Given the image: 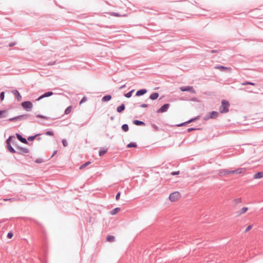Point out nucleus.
I'll return each instance as SVG.
<instances>
[{"label": "nucleus", "instance_id": "0e129e2a", "mask_svg": "<svg viewBox=\"0 0 263 263\" xmlns=\"http://www.w3.org/2000/svg\"><path fill=\"white\" fill-rule=\"evenodd\" d=\"M57 153V151H54L53 152V154L51 156V157H52L55 154Z\"/></svg>", "mask_w": 263, "mask_h": 263}, {"label": "nucleus", "instance_id": "a19ab883", "mask_svg": "<svg viewBox=\"0 0 263 263\" xmlns=\"http://www.w3.org/2000/svg\"><path fill=\"white\" fill-rule=\"evenodd\" d=\"M45 134L47 136H52L54 135V133L51 130H48L45 133Z\"/></svg>", "mask_w": 263, "mask_h": 263}, {"label": "nucleus", "instance_id": "8fccbe9b", "mask_svg": "<svg viewBox=\"0 0 263 263\" xmlns=\"http://www.w3.org/2000/svg\"><path fill=\"white\" fill-rule=\"evenodd\" d=\"M186 124H189V123H187V121L183 122V123H180V124H178L176 125V126L177 127H180V126H182L183 125H185Z\"/></svg>", "mask_w": 263, "mask_h": 263}, {"label": "nucleus", "instance_id": "680f3d73", "mask_svg": "<svg viewBox=\"0 0 263 263\" xmlns=\"http://www.w3.org/2000/svg\"><path fill=\"white\" fill-rule=\"evenodd\" d=\"M218 52L217 50H212L211 51V53H216V52Z\"/></svg>", "mask_w": 263, "mask_h": 263}, {"label": "nucleus", "instance_id": "58836bf2", "mask_svg": "<svg viewBox=\"0 0 263 263\" xmlns=\"http://www.w3.org/2000/svg\"><path fill=\"white\" fill-rule=\"evenodd\" d=\"M235 204H238L242 202V199L241 198H236L233 200Z\"/></svg>", "mask_w": 263, "mask_h": 263}, {"label": "nucleus", "instance_id": "20e7f679", "mask_svg": "<svg viewBox=\"0 0 263 263\" xmlns=\"http://www.w3.org/2000/svg\"><path fill=\"white\" fill-rule=\"evenodd\" d=\"M29 117L28 115H22L17 116H15L12 118H10L8 119V121L10 122H15L17 121H22L26 119H28V117Z\"/></svg>", "mask_w": 263, "mask_h": 263}, {"label": "nucleus", "instance_id": "c85d7f7f", "mask_svg": "<svg viewBox=\"0 0 263 263\" xmlns=\"http://www.w3.org/2000/svg\"><path fill=\"white\" fill-rule=\"evenodd\" d=\"M243 86H245V85H252V86H255L256 85V84L253 83V82H250V81H245L242 83H241V84Z\"/></svg>", "mask_w": 263, "mask_h": 263}, {"label": "nucleus", "instance_id": "79ce46f5", "mask_svg": "<svg viewBox=\"0 0 263 263\" xmlns=\"http://www.w3.org/2000/svg\"><path fill=\"white\" fill-rule=\"evenodd\" d=\"M152 126L153 127V128H154L155 131L158 132V131L160 130L159 128L156 124H152Z\"/></svg>", "mask_w": 263, "mask_h": 263}, {"label": "nucleus", "instance_id": "2f4dec72", "mask_svg": "<svg viewBox=\"0 0 263 263\" xmlns=\"http://www.w3.org/2000/svg\"><path fill=\"white\" fill-rule=\"evenodd\" d=\"M200 117L199 116H198L195 118H191L190 120H189L188 121H187V122L189 123H190L191 122H195L196 120H199L200 119Z\"/></svg>", "mask_w": 263, "mask_h": 263}, {"label": "nucleus", "instance_id": "c03bdc74", "mask_svg": "<svg viewBox=\"0 0 263 263\" xmlns=\"http://www.w3.org/2000/svg\"><path fill=\"white\" fill-rule=\"evenodd\" d=\"M200 129V128H193V127H191V128H189L187 129V132H191L192 131H194V130H199Z\"/></svg>", "mask_w": 263, "mask_h": 263}, {"label": "nucleus", "instance_id": "aec40b11", "mask_svg": "<svg viewBox=\"0 0 263 263\" xmlns=\"http://www.w3.org/2000/svg\"><path fill=\"white\" fill-rule=\"evenodd\" d=\"M6 146H7V149L8 151L11 153H12V154H14V153H16V151L14 149V148L12 146V145H11V144H6Z\"/></svg>", "mask_w": 263, "mask_h": 263}, {"label": "nucleus", "instance_id": "ea45409f", "mask_svg": "<svg viewBox=\"0 0 263 263\" xmlns=\"http://www.w3.org/2000/svg\"><path fill=\"white\" fill-rule=\"evenodd\" d=\"M4 98H5V92L4 91H2L1 93H0V100H1V101H3L4 99Z\"/></svg>", "mask_w": 263, "mask_h": 263}, {"label": "nucleus", "instance_id": "5fc2aeb1", "mask_svg": "<svg viewBox=\"0 0 263 263\" xmlns=\"http://www.w3.org/2000/svg\"><path fill=\"white\" fill-rule=\"evenodd\" d=\"M16 45V42H12V43H10L9 44V46L10 47H13L14 46V45Z\"/></svg>", "mask_w": 263, "mask_h": 263}, {"label": "nucleus", "instance_id": "0eeeda50", "mask_svg": "<svg viewBox=\"0 0 263 263\" xmlns=\"http://www.w3.org/2000/svg\"><path fill=\"white\" fill-rule=\"evenodd\" d=\"M170 106V104L168 103H165L163 104L159 109H158L156 112L157 113H163L167 111L168 109Z\"/></svg>", "mask_w": 263, "mask_h": 263}, {"label": "nucleus", "instance_id": "6e6552de", "mask_svg": "<svg viewBox=\"0 0 263 263\" xmlns=\"http://www.w3.org/2000/svg\"><path fill=\"white\" fill-rule=\"evenodd\" d=\"M180 90L182 91H189L192 93H196V91L194 90L192 86H182L180 87Z\"/></svg>", "mask_w": 263, "mask_h": 263}, {"label": "nucleus", "instance_id": "e2e57ef3", "mask_svg": "<svg viewBox=\"0 0 263 263\" xmlns=\"http://www.w3.org/2000/svg\"><path fill=\"white\" fill-rule=\"evenodd\" d=\"M125 86H126L125 84H124V85H122L121 86H120V87L119 89H123V88H125Z\"/></svg>", "mask_w": 263, "mask_h": 263}, {"label": "nucleus", "instance_id": "4c0bfd02", "mask_svg": "<svg viewBox=\"0 0 263 263\" xmlns=\"http://www.w3.org/2000/svg\"><path fill=\"white\" fill-rule=\"evenodd\" d=\"M53 94V93L52 91H47L43 93L44 97H45V98L50 97L52 96Z\"/></svg>", "mask_w": 263, "mask_h": 263}, {"label": "nucleus", "instance_id": "1a4fd4ad", "mask_svg": "<svg viewBox=\"0 0 263 263\" xmlns=\"http://www.w3.org/2000/svg\"><path fill=\"white\" fill-rule=\"evenodd\" d=\"M217 172L218 175L220 177L230 174V171L226 169L219 170Z\"/></svg>", "mask_w": 263, "mask_h": 263}, {"label": "nucleus", "instance_id": "9d476101", "mask_svg": "<svg viewBox=\"0 0 263 263\" xmlns=\"http://www.w3.org/2000/svg\"><path fill=\"white\" fill-rule=\"evenodd\" d=\"M246 170V168H238L235 170L230 171V174H240L243 173Z\"/></svg>", "mask_w": 263, "mask_h": 263}, {"label": "nucleus", "instance_id": "603ef678", "mask_svg": "<svg viewBox=\"0 0 263 263\" xmlns=\"http://www.w3.org/2000/svg\"><path fill=\"white\" fill-rule=\"evenodd\" d=\"M180 173L179 171H174L172 172L171 174L173 176H176L179 175Z\"/></svg>", "mask_w": 263, "mask_h": 263}, {"label": "nucleus", "instance_id": "6e6d98bb", "mask_svg": "<svg viewBox=\"0 0 263 263\" xmlns=\"http://www.w3.org/2000/svg\"><path fill=\"white\" fill-rule=\"evenodd\" d=\"M241 90H245V91H247L249 92H253V91L252 90H251L249 89V88H243V89H241Z\"/></svg>", "mask_w": 263, "mask_h": 263}, {"label": "nucleus", "instance_id": "7c9ffc66", "mask_svg": "<svg viewBox=\"0 0 263 263\" xmlns=\"http://www.w3.org/2000/svg\"><path fill=\"white\" fill-rule=\"evenodd\" d=\"M36 117L37 118L43 119H45V120H48L50 119V117H47V116H44V115H39V114L36 115Z\"/></svg>", "mask_w": 263, "mask_h": 263}, {"label": "nucleus", "instance_id": "774afa93", "mask_svg": "<svg viewBox=\"0 0 263 263\" xmlns=\"http://www.w3.org/2000/svg\"><path fill=\"white\" fill-rule=\"evenodd\" d=\"M35 221V222L36 223L39 224V223H38L37 222H36V221Z\"/></svg>", "mask_w": 263, "mask_h": 263}, {"label": "nucleus", "instance_id": "a211bd4d", "mask_svg": "<svg viewBox=\"0 0 263 263\" xmlns=\"http://www.w3.org/2000/svg\"><path fill=\"white\" fill-rule=\"evenodd\" d=\"M125 109V106L124 103H122L121 105L119 106L117 108V111L119 113H121Z\"/></svg>", "mask_w": 263, "mask_h": 263}, {"label": "nucleus", "instance_id": "a18cd8bd", "mask_svg": "<svg viewBox=\"0 0 263 263\" xmlns=\"http://www.w3.org/2000/svg\"><path fill=\"white\" fill-rule=\"evenodd\" d=\"M252 227H253V225H252V224L248 226V227L245 230V233L248 232L252 228Z\"/></svg>", "mask_w": 263, "mask_h": 263}, {"label": "nucleus", "instance_id": "cd10ccee", "mask_svg": "<svg viewBox=\"0 0 263 263\" xmlns=\"http://www.w3.org/2000/svg\"><path fill=\"white\" fill-rule=\"evenodd\" d=\"M115 237L112 235H108L106 237V240L109 242H113L115 241Z\"/></svg>", "mask_w": 263, "mask_h": 263}, {"label": "nucleus", "instance_id": "f3484780", "mask_svg": "<svg viewBox=\"0 0 263 263\" xmlns=\"http://www.w3.org/2000/svg\"><path fill=\"white\" fill-rule=\"evenodd\" d=\"M8 116V111L7 110H0V119L6 118Z\"/></svg>", "mask_w": 263, "mask_h": 263}, {"label": "nucleus", "instance_id": "09e8293b", "mask_svg": "<svg viewBox=\"0 0 263 263\" xmlns=\"http://www.w3.org/2000/svg\"><path fill=\"white\" fill-rule=\"evenodd\" d=\"M110 14L112 15V16H117V17H119V16H120L121 15L118 13H116V12H111L110 13Z\"/></svg>", "mask_w": 263, "mask_h": 263}, {"label": "nucleus", "instance_id": "c9c22d12", "mask_svg": "<svg viewBox=\"0 0 263 263\" xmlns=\"http://www.w3.org/2000/svg\"><path fill=\"white\" fill-rule=\"evenodd\" d=\"M14 138V137L13 136H10L8 137V138L6 140V144H11V142H12V139Z\"/></svg>", "mask_w": 263, "mask_h": 263}, {"label": "nucleus", "instance_id": "4d7b16f0", "mask_svg": "<svg viewBox=\"0 0 263 263\" xmlns=\"http://www.w3.org/2000/svg\"><path fill=\"white\" fill-rule=\"evenodd\" d=\"M147 106H148V105L146 104H142L140 105V107L142 108H145V107H147Z\"/></svg>", "mask_w": 263, "mask_h": 263}, {"label": "nucleus", "instance_id": "052dcab7", "mask_svg": "<svg viewBox=\"0 0 263 263\" xmlns=\"http://www.w3.org/2000/svg\"><path fill=\"white\" fill-rule=\"evenodd\" d=\"M12 144H13L15 147V145H18L17 144V142H16V141H15V140H13V141H12Z\"/></svg>", "mask_w": 263, "mask_h": 263}, {"label": "nucleus", "instance_id": "9b49d317", "mask_svg": "<svg viewBox=\"0 0 263 263\" xmlns=\"http://www.w3.org/2000/svg\"><path fill=\"white\" fill-rule=\"evenodd\" d=\"M16 136L17 139L23 143L26 144H29V142L26 140V138L23 137L22 135H21L20 134L16 133Z\"/></svg>", "mask_w": 263, "mask_h": 263}, {"label": "nucleus", "instance_id": "6ab92c4d", "mask_svg": "<svg viewBox=\"0 0 263 263\" xmlns=\"http://www.w3.org/2000/svg\"><path fill=\"white\" fill-rule=\"evenodd\" d=\"M112 98V97L110 95H107L103 97L102 98V101L103 102H106L110 101Z\"/></svg>", "mask_w": 263, "mask_h": 263}, {"label": "nucleus", "instance_id": "f03ea898", "mask_svg": "<svg viewBox=\"0 0 263 263\" xmlns=\"http://www.w3.org/2000/svg\"><path fill=\"white\" fill-rule=\"evenodd\" d=\"M21 105L24 109L27 111H31L33 107V104L30 101H26L23 102L21 104Z\"/></svg>", "mask_w": 263, "mask_h": 263}, {"label": "nucleus", "instance_id": "338daca9", "mask_svg": "<svg viewBox=\"0 0 263 263\" xmlns=\"http://www.w3.org/2000/svg\"><path fill=\"white\" fill-rule=\"evenodd\" d=\"M37 140H41V138H39L37 139Z\"/></svg>", "mask_w": 263, "mask_h": 263}, {"label": "nucleus", "instance_id": "ddd939ff", "mask_svg": "<svg viewBox=\"0 0 263 263\" xmlns=\"http://www.w3.org/2000/svg\"><path fill=\"white\" fill-rule=\"evenodd\" d=\"M147 90L146 89H141L137 91L135 96L140 97L144 95L147 92Z\"/></svg>", "mask_w": 263, "mask_h": 263}, {"label": "nucleus", "instance_id": "a878e982", "mask_svg": "<svg viewBox=\"0 0 263 263\" xmlns=\"http://www.w3.org/2000/svg\"><path fill=\"white\" fill-rule=\"evenodd\" d=\"M41 135V134H36L35 135H33V136H29L27 138V141H33L35 138L38 136H40Z\"/></svg>", "mask_w": 263, "mask_h": 263}, {"label": "nucleus", "instance_id": "2eb2a0df", "mask_svg": "<svg viewBox=\"0 0 263 263\" xmlns=\"http://www.w3.org/2000/svg\"><path fill=\"white\" fill-rule=\"evenodd\" d=\"M133 123L134 124L137 125V126H144L145 125V122L140 121L138 120H134L133 121Z\"/></svg>", "mask_w": 263, "mask_h": 263}, {"label": "nucleus", "instance_id": "49530a36", "mask_svg": "<svg viewBox=\"0 0 263 263\" xmlns=\"http://www.w3.org/2000/svg\"><path fill=\"white\" fill-rule=\"evenodd\" d=\"M87 99L86 97H83L81 100L80 102V104L86 102L87 101Z\"/></svg>", "mask_w": 263, "mask_h": 263}, {"label": "nucleus", "instance_id": "dca6fc26", "mask_svg": "<svg viewBox=\"0 0 263 263\" xmlns=\"http://www.w3.org/2000/svg\"><path fill=\"white\" fill-rule=\"evenodd\" d=\"M25 115H28V116H29V117H28V119H29L31 120V122H37L40 124L44 125H47V124H46L45 123H43L40 122L39 121H35L34 120V117L32 115H29V114H25Z\"/></svg>", "mask_w": 263, "mask_h": 263}, {"label": "nucleus", "instance_id": "e433bc0d", "mask_svg": "<svg viewBox=\"0 0 263 263\" xmlns=\"http://www.w3.org/2000/svg\"><path fill=\"white\" fill-rule=\"evenodd\" d=\"M107 152V149H100L99 152V155L100 156H102Z\"/></svg>", "mask_w": 263, "mask_h": 263}, {"label": "nucleus", "instance_id": "3c124183", "mask_svg": "<svg viewBox=\"0 0 263 263\" xmlns=\"http://www.w3.org/2000/svg\"><path fill=\"white\" fill-rule=\"evenodd\" d=\"M43 162V159L41 158H37L35 160V162L36 163H41Z\"/></svg>", "mask_w": 263, "mask_h": 263}, {"label": "nucleus", "instance_id": "473e14b6", "mask_svg": "<svg viewBox=\"0 0 263 263\" xmlns=\"http://www.w3.org/2000/svg\"><path fill=\"white\" fill-rule=\"evenodd\" d=\"M137 144L135 142H130L126 146L127 148L137 147Z\"/></svg>", "mask_w": 263, "mask_h": 263}, {"label": "nucleus", "instance_id": "69168bd1", "mask_svg": "<svg viewBox=\"0 0 263 263\" xmlns=\"http://www.w3.org/2000/svg\"><path fill=\"white\" fill-rule=\"evenodd\" d=\"M110 120L113 121L114 120V117L111 116L110 117Z\"/></svg>", "mask_w": 263, "mask_h": 263}, {"label": "nucleus", "instance_id": "4be33fe9", "mask_svg": "<svg viewBox=\"0 0 263 263\" xmlns=\"http://www.w3.org/2000/svg\"><path fill=\"white\" fill-rule=\"evenodd\" d=\"M248 210V208L247 207H243L241 208L239 211L237 212V215L239 216L242 214L245 213Z\"/></svg>", "mask_w": 263, "mask_h": 263}, {"label": "nucleus", "instance_id": "f257e3e1", "mask_svg": "<svg viewBox=\"0 0 263 263\" xmlns=\"http://www.w3.org/2000/svg\"><path fill=\"white\" fill-rule=\"evenodd\" d=\"M230 106V103L226 100H222L221 105L219 108V112L221 114L227 113L229 110V107Z\"/></svg>", "mask_w": 263, "mask_h": 263}, {"label": "nucleus", "instance_id": "4468645a", "mask_svg": "<svg viewBox=\"0 0 263 263\" xmlns=\"http://www.w3.org/2000/svg\"><path fill=\"white\" fill-rule=\"evenodd\" d=\"M24 199H25L24 197H23L22 198L14 197V198L4 199L3 200L5 201H10L11 202H14V201H16L17 200L24 201Z\"/></svg>", "mask_w": 263, "mask_h": 263}, {"label": "nucleus", "instance_id": "393cba45", "mask_svg": "<svg viewBox=\"0 0 263 263\" xmlns=\"http://www.w3.org/2000/svg\"><path fill=\"white\" fill-rule=\"evenodd\" d=\"M215 68L220 69L222 71H224L226 70L229 69V68H228L227 67H225L223 66H219V65L215 66Z\"/></svg>", "mask_w": 263, "mask_h": 263}, {"label": "nucleus", "instance_id": "de8ad7c7", "mask_svg": "<svg viewBox=\"0 0 263 263\" xmlns=\"http://www.w3.org/2000/svg\"><path fill=\"white\" fill-rule=\"evenodd\" d=\"M62 144H63V145L64 147H66V146H67V144H67V141H66V139H63V140H62Z\"/></svg>", "mask_w": 263, "mask_h": 263}, {"label": "nucleus", "instance_id": "c756f323", "mask_svg": "<svg viewBox=\"0 0 263 263\" xmlns=\"http://www.w3.org/2000/svg\"><path fill=\"white\" fill-rule=\"evenodd\" d=\"M121 128L125 132H126L129 130V127L127 124H123L121 126Z\"/></svg>", "mask_w": 263, "mask_h": 263}, {"label": "nucleus", "instance_id": "f704fd0d", "mask_svg": "<svg viewBox=\"0 0 263 263\" xmlns=\"http://www.w3.org/2000/svg\"><path fill=\"white\" fill-rule=\"evenodd\" d=\"M71 109H72V106H69L68 107H67L66 108V109L65 110V111H64L65 114V115L69 114L70 112V111L71 110Z\"/></svg>", "mask_w": 263, "mask_h": 263}, {"label": "nucleus", "instance_id": "bb28decb", "mask_svg": "<svg viewBox=\"0 0 263 263\" xmlns=\"http://www.w3.org/2000/svg\"><path fill=\"white\" fill-rule=\"evenodd\" d=\"M134 90H135L134 89H133V90H132L129 91V92H127V93H125V94L124 95V96L125 97H126V98H130V97H132V94H133V93L134 92Z\"/></svg>", "mask_w": 263, "mask_h": 263}, {"label": "nucleus", "instance_id": "39448f33", "mask_svg": "<svg viewBox=\"0 0 263 263\" xmlns=\"http://www.w3.org/2000/svg\"><path fill=\"white\" fill-rule=\"evenodd\" d=\"M15 148L17 149V151H16L17 154L20 155L25 156L26 154L29 153V150L27 148L22 147L18 145H15Z\"/></svg>", "mask_w": 263, "mask_h": 263}, {"label": "nucleus", "instance_id": "b1692460", "mask_svg": "<svg viewBox=\"0 0 263 263\" xmlns=\"http://www.w3.org/2000/svg\"><path fill=\"white\" fill-rule=\"evenodd\" d=\"M120 208H116L112 210H111L109 213L111 215H115L116 214H117L120 211Z\"/></svg>", "mask_w": 263, "mask_h": 263}, {"label": "nucleus", "instance_id": "423d86ee", "mask_svg": "<svg viewBox=\"0 0 263 263\" xmlns=\"http://www.w3.org/2000/svg\"><path fill=\"white\" fill-rule=\"evenodd\" d=\"M180 196V194L179 192L176 191L172 193L169 196V199L172 202L176 201Z\"/></svg>", "mask_w": 263, "mask_h": 263}, {"label": "nucleus", "instance_id": "72a5a7b5", "mask_svg": "<svg viewBox=\"0 0 263 263\" xmlns=\"http://www.w3.org/2000/svg\"><path fill=\"white\" fill-rule=\"evenodd\" d=\"M91 163V162L90 161H87V162H86L85 163H84L83 164L81 165L80 166V170H82L83 168H84V167L87 166L88 165H89Z\"/></svg>", "mask_w": 263, "mask_h": 263}, {"label": "nucleus", "instance_id": "bf43d9fd", "mask_svg": "<svg viewBox=\"0 0 263 263\" xmlns=\"http://www.w3.org/2000/svg\"><path fill=\"white\" fill-rule=\"evenodd\" d=\"M55 63V61H53V62H50L48 63V65H54Z\"/></svg>", "mask_w": 263, "mask_h": 263}, {"label": "nucleus", "instance_id": "7ed1b4c3", "mask_svg": "<svg viewBox=\"0 0 263 263\" xmlns=\"http://www.w3.org/2000/svg\"><path fill=\"white\" fill-rule=\"evenodd\" d=\"M219 115V113L216 111H212L206 114L203 118V120L207 121L210 119H215Z\"/></svg>", "mask_w": 263, "mask_h": 263}, {"label": "nucleus", "instance_id": "f8f14e48", "mask_svg": "<svg viewBox=\"0 0 263 263\" xmlns=\"http://www.w3.org/2000/svg\"><path fill=\"white\" fill-rule=\"evenodd\" d=\"M12 93L15 96L16 99L17 101H21L22 100V96L21 95L19 91L17 90H12Z\"/></svg>", "mask_w": 263, "mask_h": 263}, {"label": "nucleus", "instance_id": "37998d69", "mask_svg": "<svg viewBox=\"0 0 263 263\" xmlns=\"http://www.w3.org/2000/svg\"><path fill=\"white\" fill-rule=\"evenodd\" d=\"M13 233L12 231H10L7 234V237L9 239H11L12 238V237H13Z\"/></svg>", "mask_w": 263, "mask_h": 263}, {"label": "nucleus", "instance_id": "5701e85b", "mask_svg": "<svg viewBox=\"0 0 263 263\" xmlns=\"http://www.w3.org/2000/svg\"><path fill=\"white\" fill-rule=\"evenodd\" d=\"M263 177V172H259L255 174L253 178L254 179H260Z\"/></svg>", "mask_w": 263, "mask_h": 263}, {"label": "nucleus", "instance_id": "864d4df0", "mask_svg": "<svg viewBox=\"0 0 263 263\" xmlns=\"http://www.w3.org/2000/svg\"><path fill=\"white\" fill-rule=\"evenodd\" d=\"M120 195H121V192H119L118 193H117V194H116V200H119Z\"/></svg>", "mask_w": 263, "mask_h": 263}, {"label": "nucleus", "instance_id": "412c9836", "mask_svg": "<svg viewBox=\"0 0 263 263\" xmlns=\"http://www.w3.org/2000/svg\"><path fill=\"white\" fill-rule=\"evenodd\" d=\"M159 93L158 92H153L151 94L149 97V99L155 100H156L159 97Z\"/></svg>", "mask_w": 263, "mask_h": 263}, {"label": "nucleus", "instance_id": "13d9d810", "mask_svg": "<svg viewBox=\"0 0 263 263\" xmlns=\"http://www.w3.org/2000/svg\"><path fill=\"white\" fill-rule=\"evenodd\" d=\"M45 98V97H44V95L43 94L42 95L40 96L38 98V99H37V101H39V100H41V99H43V98Z\"/></svg>", "mask_w": 263, "mask_h": 263}]
</instances>
